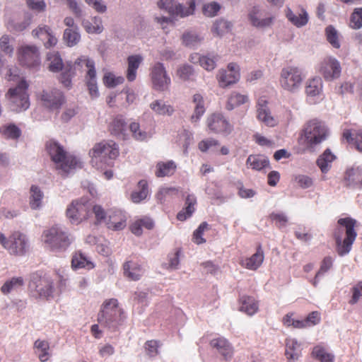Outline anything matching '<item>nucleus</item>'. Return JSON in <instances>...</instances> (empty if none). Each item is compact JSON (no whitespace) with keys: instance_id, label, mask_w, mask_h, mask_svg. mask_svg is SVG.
I'll use <instances>...</instances> for the list:
<instances>
[{"instance_id":"obj_1","label":"nucleus","mask_w":362,"mask_h":362,"mask_svg":"<svg viewBox=\"0 0 362 362\" xmlns=\"http://www.w3.org/2000/svg\"><path fill=\"white\" fill-rule=\"evenodd\" d=\"M328 135L329 130L325 123L317 119H312L303 124L299 134L298 143L303 145L306 151L315 152Z\"/></svg>"},{"instance_id":"obj_2","label":"nucleus","mask_w":362,"mask_h":362,"mask_svg":"<svg viewBox=\"0 0 362 362\" xmlns=\"http://www.w3.org/2000/svg\"><path fill=\"white\" fill-rule=\"evenodd\" d=\"M356 220L350 218H341L338 220V226L334 232L336 250L338 255L343 257L349 253L355 241L357 233L355 230Z\"/></svg>"},{"instance_id":"obj_3","label":"nucleus","mask_w":362,"mask_h":362,"mask_svg":"<svg viewBox=\"0 0 362 362\" xmlns=\"http://www.w3.org/2000/svg\"><path fill=\"white\" fill-rule=\"evenodd\" d=\"M119 154L117 144L112 140H103L96 143L89 151L91 165L97 169H104L112 165Z\"/></svg>"},{"instance_id":"obj_4","label":"nucleus","mask_w":362,"mask_h":362,"mask_svg":"<svg viewBox=\"0 0 362 362\" xmlns=\"http://www.w3.org/2000/svg\"><path fill=\"white\" fill-rule=\"evenodd\" d=\"M46 149L57 169L68 173L72 169L81 167L79 160L75 156L69 154L58 142L48 141L46 143Z\"/></svg>"},{"instance_id":"obj_5","label":"nucleus","mask_w":362,"mask_h":362,"mask_svg":"<svg viewBox=\"0 0 362 362\" xmlns=\"http://www.w3.org/2000/svg\"><path fill=\"white\" fill-rule=\"evenodd\" d=\"M124 313L115 298L106 300L98 314V321L103 327L115 331L124 320Z\"/></svg>"},{"instance_id":"obj_6","label":"nucleus","mask_w":362,"mask_h":362,"mask_svg":"<svg viewBox=\"0 0 362 362\" xmlns=\"http://www.w3.org/2000/svg\"><path fill=\"white\" fill-rule=\"evenodd\" d=\"M46 246L52 251H64L72 242V238L61 227L54 226L43 232Z\"/></svg>"},{"instance_id":"obj_7","label":"nucleus","mask_w":362,"mask_h":362,"mask_svg":"<svg viewBox=\"0 0 362 362\" xmlns=\"http://www.w3.org/2000/svg\"><path fill=\"white\" fill-rule=\"evenodd\" d=\"M305 75L302 69L296 66L284 67L280 73L279 83L282 88L292 93L301 88Z\"/></svg>"},{"instance_id":"obj_8","label":"nucleus","mask_w":362,"mask_h":362,"mask_svg":"<svg viewBox=\"0 0 362 362\" xmlns=\"http://www.w3.org/2000/svg\"><path fill=\"white\" fill-rule=\"evenodd\" d=\"M0 244L10 255L16 256L24 255L29 249V242L26 235L16 230L8 238L0 233Z\"/></svg>"},{"instance_id":"obj_9","label":"nucleus","mask_w":362,"mask_h":362,"mask_svg":"<svg viewBox=\"0 0 362 362\" xmlns=\"http://www.w3.org/2000/svg\"><path fill=\"white\" fill-rule=\"evenodd\" d=\"M83 66L87 69L85 80L89 94L92 98H95L99 95V92L95 62L88 57L81 56L75 61V69L78 68V71H82Z\"/></svg>"},{"instance_id":"obj_10","label":"nucleus","mask_w":362,"mask_h":362,"mask_svg":"<svg viewBox=\"0 0 362 362\" xmlns=\"http://www.w3.org/2000/svg\"><path fill=\"white\" fill-rule=\"evenodd\" d=\"M28 88L27 82L25 80H21L16 88L8 90L6 96L11 101L13 110L20 112L29 107Z\"/></svg>"},{"instance_id":"obj_11","label":"nucleus","mask_w":362,"mask_h":362,"mask_svg":"<svg viewBox=\"0 0 362 362\" xmlns=\"http://www.w3.org/2000/svg\"><path fill=\"white\" fill-rule=\"evenodd\" d=\"M66 216L72 223L78 224L90 217V203L74 200L66 209Z\"/></svg>"},{"instance_id":"obj_12","label":"nucleus","mask_w":362,"mask_h":362,"mask_svg":"<svg viewBox=\"0 0 362 362\" xmlns=\"http://www.w3.org/2000/svg\"><path fill=\"white\" fill-rule=\"evenodd\" d=\"M150 76L153 89L158 91L168 90L171 79L162 63L157 62L152 66Z\"/></svg>"},{"instance_id":"obj_13","label":"nucleus","mask_w":362,"mask_h":362,"mask_svg":"<svg viewBox=\"0 0 362 362\" xmlns=\"http://www.w3.org/2000/svg\"><path fill=\"white\" fill-rule=\"evenodd\" d=\"M42 105L49 110H58L65 103L64 93L59 89L44 90L40 95Z\"/></svg>"},{"instance_id":"obj_14","label":"nucleus","mask_w":362,"mask_h":362,"mask_svg":"<svg viewBox=\"0 0 362 362\" xmlns=\"http://www.w3.org/2000/svg\"><path fill=\"white\" fill-rule=\"evenodd\" d=\"M158 6L160 9L168 11L172 15L185 17L193 14L195 10V1L191 0L188 7H185L181 4H177L174 0H160L158 2Z\"/></svg>"},{"instance_id":"obj_15","label":"nucleus","mask_w":362,"mask_h":362,"mask_svg":"<svg viewBox=\"0 0 362 362\" xmlns=\"http://www.w3.org/2000/svg\"><path fill=\"white\" fill-rule=\"evenodd\" d=\"M29 287L35 289L39 296L43 298L49 297L54 290L53 281L46 274L44 276H40L37 274H33Z\"/></svg>"},{"instance_id":"obj_16","label":"nucleus","mask_w":362,"mask_h":362,"mask_svg":"<svg viewBox=\"0 0 362 362\" xmlns=\"http://www.w3.org/2000/svg\"><path fill=\"white\" fill-rule=\"evenodd\" d=\"M18 59L20 64L28 67H35L40 64V54L37 47L23 46L18 51Z\"/></svg>"},{"instance_id":"obj_17","label":"nucleus","mask_w":362,"mask_h":362,"mask_svg":"<svg viewBox=\"0 0 362 362\" xmlns=\"http://www.w3.org/2000/svg\"><path fill=\"white\" fill-rule=\"evenodd\" d=\"M275 17L264 10L254 7L248 13V19L252 26L257 28H267L272 25Z\"/></svg>"},{"instance_id":"obj_18","label":"nucleus","mask_w":362,"mask_h":362,"mask_svg":"<svg viewBox=\"0 0 362 362\" xmlns=\"http://www.w3.org/2000/svg\"><path fill=\"white\" fill-rule=\"evenodd\" d=\"M320 71L326 80L332 81L340 76L341 67L336 58L327 57L321 63Z\"/></svg>"},{"instance_id":"obj_19","label":"nucleus","mask_w":362,"mask_h":362,"mask_svg":"<svg viewBox=\"0 0 362 362\" xmlns=\"http://www.w3.org/2000/svg\"><path fill=\"white\" fill-rule=\"evenodd\" d=\"M124 275L131 281L139 280L144 273L141 265L137 261L128 260L123 264Z\"/></svg>"},{"instance_id":"obj_20","label":"nucleus","mask_w":362,"mask_h":362,"mask_svg":"<svg viewBox=\"0 0 362 362\" xmlns=\"http://www.w3.org/2000/svg\"><path fill=\"white\" fill-rule=\"evenodd\" d=\"M239 310L249 316H252L259 310V303L256 299L250 296L243 295L239 298Z\"/></svg>"},{"instance_id":"obj_21","label":"nucleus","mask_w":362,"mask_h":362,"mask_svg":"<svg viewBox=\"0 0 362 362\" xmlns=\"http://www.w3.org/2000/svg\"><path fill=\"white\" fill-rule=\"evenodd\" d=\"M286 344V356L288 362L298 360L301 356V344L295 338H287Z\"/></svg>"},{"instance_id":"obj_22","label":"nucleus","mask_w":362,"mask_h":362,"mask_svg":"<svg viewBox=\"0 0 362 362\" xmlns=\"http://www.w3.org/2000/svg\"><path fill=\"white\" fill-rule=\"evenodd\" d=\"M126 221L127 218L123 211L115 210L109 215V218L106 224L108 228L119 230L126 226Z\"/></svg>"},{"instance_id":"obj_23","label":"nucleus","mask_w":362,"mask_h":362,"mask_svg":"<svg viewBox=\"0 0 362 362\" xmlns=\"http://www.w3.org/2000/svg\"><path fill=\"white\" fill-rule=\"evenodd\" d=\"M285 15L289 22L297 28L306 25L309 21V16L305 8L301 9V13L297 16L290 8H286Z\"/></svg>"},{"instance_id":"obj_24","label":"nucleus","mask_w":362,"mask_h":362,"mask_svg":"<svg viewBox=\"0 0 362 362\" xmlns=\"http://www.w3.org/2000/svg\"><path fill=\"white\" fill-rule=\"evenodd\" d=\"M264 258V252L259 246L255 254L242 261V265L248 269L256 270L262 265Z\"/></svg>"},{"instance_id":"obj_25","label":"nucleus","mask_w":362,"mask_h":362,"mask_svg":"<svg viewBox=\"0 0 362 362\" xmlns=\"http://www.w3.org/2000/svg\"><path fill=\"white\" fill-rule=\"evenodd\" d=\"M196 204V197L192 194L187 195L185 199V206L177 213V219L184 221L191 217L195 211Z\"/></svg>"},{"instance_id":"obj_26","label":"nucleus","mask_w":362,"mask_h":362,"mask_svg":"<svg viewBox=\"0 0 362 362\" xmlns=\"http://www.w3.org/2000/svg\"><path fill=\"white\" fill-rule=\"evenodd\" d=\"M177 169V165L173 160L167 162L160 161L156 165L155 175L157 177H170Z\"/></svg>"},{"instance_id":"obj_27","label":"nucleus","mask_w":362,"mask_h":362,"mask_svg":"<svg viewBox=\"0 0 362 362\" xmlns=\"http://www.w3.org/2000/svg\"><path fill=\"white\" fill-rule=\"evenodd\" d=\"M207 126L209 130L213 132H221L226 127V121L222 115L214 113L208 117Z\"/></svg>"},{"instance_id":"obj_28","label":"nucleus","mask_w":362,"mask_h":362,"mask_svg":"<svg viewBox=\"0 0 362 362\" xmlns=\"http://www.w3.org/2000/svg\"><path fill=\"white\" fill-rule=\"evenodd\" d=\"M110 133L115 136H124L127 131V124L122 115L114 117L108 125Z\"/></svg>"},{"instance_id":"obj_29","label":"nucleus","mask_w":362,"mask_h":362,"mask_svg":"<svg viewBox=\"0 0 362 362\" xmlns=\"http://www.w3.org/2000/svg\"><path fill=\"white\" fill-rule=\"evenodd\" d=\"M336 159L329 148H327L317 159V165L322 173H327L332 167V163Z\"/></svg>"},{"instance_id":"obj_30","label":"nucleus","mask_w":362,"mask_h":362,"mask_svg":"<svg viewBox=\"0 0 362 362\" xmlns=\"http://www.w3.org/2000/svg\"><path fill=\"white\" fill-rule=\"evenodd\" d=\"M143 58L139 54L131 55L127 58L128 67L127 78L129 81H134L136 77V71L139 69Z\"/></svg>"},{"instance_id":"obj_31","label":"nucleus","mask_w":362,"mask_h":362,"mask_svg":"<svg viewBox=\"0 0 362 362\" xmlns=\"http://www.w3.org/2000/svg\"><path fill=\"white\" fill-rule=\"evenodd\" d=\"M71 267L74 269H91L94 264L81 252H76L73 255Z\"/></svg>"},{"instance_id":"obj_32","label":"nucleus","mask_w":362,"mask_h":362,"mask_svg":"<svg viewBox=\"0 0 362 362\" xmlns=\"http://www.w3.org/2000/svg\"><path fill=\"white\" fill-rule=\"evenodd\" d=\"M247 168L259 171L269 166V159L262 155H250L246 160Z\"/></svg>"},{"instance_id":"obj_33","label":"nucleus","mask_w":362,"mask_h":362,"mask_svg":"<svg viewBox=\"0 0 362 362\" xmlns=\"http://www.w3.org/2000/svg\"><path fill=\"white\" fill-rule=\"evenodd\" d=\"M137 187L139 190L132 192L130 196L131 201L135 204H139L146 199L149 194L148 185L146 180H140Z\"/></svg>"},{"instance_id":"obj_34","label":"nucleus","mask_w":362,"mask_h":362,"mask_svg":"<svg viewBox=\"0 0 362 362\" xmlns=\"http://www.w3.org/2000/svg\"><path fill=\"white\" fill-rule=\"evenodd\" d=\"M192 102L194 103V113L191 116V122L192 123L197 122L204 114L206 109L204 104V98L199 93L193 95Z\"/></svg>"},{"instance_id":"obj_35","label":"nucleus","mask_w":362,"mask_h":362,"mask_svg":"<svg viewBox=\"0 0 362 362\" xmlns=\"http://www.w3.org/2000/svg\"><path fill=\"white\" fill-rule=\"evenodd\" d=\"M322 91V80L320 77H314L307 81L305 93L308 97L318 96Z\"/></svg>"},{"instance_id":"obj_36","label":"nucleus","mask_w":362,"mask_h":362,"mask_svg":"<svg viewBox=\"0 0 362 362\" xmlns=\"http://www.w3.org/2000/svg\"><path fill=\"white\" fill-rule=\"evenodd\" d=\"M361 172L357 168H349L348 169L344 175V180L346 182V185L353 188L361 189V180L360 179Z\"/></svg>"},{"instance_id":"obj_37","label":"nucleus","mask_w":362,"mask_h":362,"mask_svg":"<svg viewBox=\"0 0 362 362\" xmlns=\"http://www.w3.org/2000/svg\"><path fill=\"white\" fill-rule=\"evenodd\" d=\"M29 204L32 209H37L42 206L44 194L39 187L32 185L30 189Z\"/></svg>"},{"instance_id":"obj_38","label":"nucleus","mask_w":362,"mask_h":362,"mask_svg":"<svg viewBox=\"0 0 362 362\" xmlns=\"http://www.w3.org/2000/svg\"><path fill=\"white\" fill-rule=\"evenodd\" d=\"M312 356L320 362H334V355L328 352L327 349L321 345L314 346Z\"/></svg>"},{"instance_id":"obj_39","label":"nucleus","mask_w":362,"mask_h":362,"mask_svg":"<svg viewBox=\"0 0 362 362\" xmlns=\"http://www.w3.org/2000/svg\"><path fill=\"white\" fill-rule=\"evenodd\" d=\"M24 279L21 276L13 277L7 280L1 286V291L4 294H8L13 291L21 288L24 285Z\"/></svg>"},{"instance_id":"obj_40","label":"nucleus","mask_w":362,"mask_h":362,"mask_svg":"<svg viewBox=\"0 0 362 362\" xmlns=\"http://www.w3.org/2000/svg\"><path fill=\"white\" fill-rule=\"evenodd\" d=\"M34 347L37 349L38 358L41 362H46L50 357L49 344L45 340L37 339L34 344Z\"/></svg>"},{"instance_id":"obj_41","label":"nucleus","mask_w":362,"mask_h":362,"mask_svg":"<svg viewBox=\"0 0 362 362\" xmlns=\"http://www.w3.org/2000/svg\"><path fill=\"white\" fill-rule=\"evenodd\" d=\"M150 107L156 114L159 115H171L174 112V109L171 105H167L158 100L152 102Z\"/></svg>"},{"instance_id":"obj_42","label":"nucleus","mask_w":362,"mask_h":362,"mask_svg":"<svg viewBox=\"0 0 362 362\" xmlns=\"http://www.w3.org/2000/svg\"><path fill=\"white\" fill-rule=\"evenodd\" d=\"M257 117L268 127H274L277 124V120L272 115L269 108L257 110Z\"/></svg>"},{"instance_id":"obj_43","label":"nucleus","mask_w":362,"mask_h":362,"mask_svg":"<svg viewBox=\"0 0 362 362\" xmlns=\"http://www.w3.org/2000/svg\"><path fill=\"white\" fill-rule=\"evenodd\" d=\"M83 25L86 30L89 33H100L103 31L102 21L100 18L94 17L89 20H84Z\"/></svg>"},{"instance_id":"obj_44","label":"nucleus","mask_w":362,"mask_h":362,"mask_svg":"<svg viewBox=\"0 0 362 362\" xmlns=\"http://www.w3.org/2000/svg\"><path fill=\"white\" fill-rule=\"evenodd\" d=\"M325 35L327 40L335 49L341 47L339 41V35L336 28L332 25H329L325 28Z\"/></svg>"},{"instance_id":"obj_45","label":"nucleus","mask_w":362,"mask_h":362,"mask_svg":"<svg viewBox=\"0 0 362 362\" xmlns=\"http://www.w3.org/2000/svg\"><path fill=\"white\" fill-rule=\"evenodd\" d=\"M240 78V67L236 63L228 64V86L236 83Z\"/></svg>"},{"instance_id":"obj_46","label":"nucleus","mask_w":362,"mask_h":362,"mask_svg":"<svg viewBox=\"0 0 362 362\" xmlns=\"http://www.w3.org/2000/svg\"><path fill=\"white\" fill-rule=\"evenodd\" d=\"M47 60L50 62L49 69L53 72H58L62 69L63 62L57 52H50L47 54Z\"/></svg>"},{"instance_id":"obj_47","label":"nucleus","mask_w":362,"mask_h":362,"mask_svg":"<svg viewBox=\"0 0 362 362\" xmlns=\"http://www.w3.org/2000/svg\"><path fill=\"white\" fill-rule=\"evenodd\" d=\"M209 229V225L206 222H202L199 227L194 231L192 240L197 245H201L206 243L204 238V233Z\"/></svg>"},{"instance_id":"obj_48","label":"nucleus","mask_w":362,"mask_h":362,"mask_svg":"<svg viewBox=\"0 0 362 362\" xmlns=\"http://www.w3.org/2000/svg\"><path fill=\"white\" fill-rule=\"evenodd\" d=\"M0 132L5 138L13 139H18L21 134L20 129L13 124L0 127Z\"/></svg>"},{"instance_id":"obj_49","label":"nucleus","mask_w":362,"mask_h":362,"mask_svg":"<svg viewBox=\"0 0 362 362\" xmlns=\"http://www.w3.org/2000/svg\"><path fill=\"white\" fill-rule=\"evenodd\" d=\"M103 83L107 88H115L124 83V78L122 76H117L112 72H107L104 74Z\"/></svg>"},{"instance_id":"obj_50","label":"nucleus","mask_w":362,"mask_h":362,"mask_svg":"<svg viewBox=\"0 0 362 362\" xmlns=\"http://www.w3.org/2000/svg\"><path fill=\"white\" fill-rule=\"evenodd\" d=\"M247 100V95L233 92L228 100V110H233L235 107L245 103Z\"/></svg>"},{"instance_id":"obj_51","label":"nucleus","mask_w":362,"mask_h":362,"mask_svg":"<svg viewBox=\"0 0 362 362\" xmlns=\"http://www.w3.org/2000/svg\"><path fill=\"white\" fill-rule=\"evenodd\" d=\"M78 70V68L75 69V63L74 66H67L60 75V81L64 86L69 88L71 85V77L75 74V70Z\"/></svg>"},{"instance_id":"obj_52","label":"nucleus","mask_w":362,"mask_h":362,"mask_svg":"<svg viewBox=\"0 0 362 362\" xmlns=\"http://www.w3.org/2000/svg\"><path fill=\"white\" fill-rule=\"evenodd\" d=\"M79 33L73 28H67L64 33V39L69 47L76 45L80 40Z\"/></svg>"},{"instance_id":"obj_53","label":"nucleus","mask_w":362,"mask_h":362,"mask_svg":"<svg viewBox=\"0 0 362 362\" xmlns=\"http://www.w3.org/2000/svg\"><path fill=\"white\" fill-rule=\"evenodd\" d=\"M161 346V343L158 340H148L144 344V349L146 354L151 357H155L159 354V347Z\"/></svg>"},{"instance_id":"obj_54","label":"nucleus","mask_w":362,"mask_h":362,"mask_svg":"<svg viewBox=\"0 0 362 362\" xmlns=\"http://www.w3.org/2000/svg\"><path fill=\"white\" fill-rule=\"evenodd\" d=\"M94 214L95 223L98 224L104 221L106 218V213L104 209L98 204L92 205L90 204V216Z\"/></svg>"},{"instance_id":"obj_55","label":"nucleus","mask_w":362,"mask_h":362,"mask_svg":"<svg viewBox=\"0 0 362 362\" xmlns=\"http://www.w3.org/2000/svg\"><path fill=\"white\" fill-rule=\"evenodd\" d=\"M350 26L354 29H359L362 27V8H356L352 13Z\"/></svg>"},{"instance_id":"obj_56","label":"nucleus","mask_w":362,"mask_h":362,"mask_svg":"<svg viewBox=\"0 0 362 362\" xmlns=\"http://www.w3.org/2000/svg\"><path fill=\"white\" fill-rule=\"evenodd\" d=\"M177 75L181 80L187 81L194 75V70L191 66L185 64L177 69Z\"/></svg>"},{"instance_id":"obj_57","label":"nucleus","mask_w":362,"mask_h":362,"mask_svg":"<svg viewBox=\"0 0 362 362\" xmlns=\"http://www.w3.org/2000/svg\"><path fill=\"white\" fill-rule=\"evenodd\" d=\"M211 346L223 357L226 355V341L223 338L214 339L210 342Z\"/></svg>"},{"instance_id":"obj_58","label":"nucleus","mask_w":362,"mask_h":362,"mask_svg":"<svg viewBox=\"0 0 362 362\" xmlns=\"http://www.w3.org/2000/svg\"><path fill=\"white\" fill-rule=\"evenodd\" d=\"M221 8L220 5L216 2H211L204 4L202 8V12L207 17L215 16Z\"/></svg>"},{"instance_id":"obj_59","label":"nucleus","mask_w":362,"mask_h":362,"mask_svg":"<svg viewBox=\"0 0 362 362\" xmlns=\"http://www.w3.org/2000/svg\"><path fill=\"white\" fill-rule=\"evenodd\" d=\"M269 218L274 222L279 228L285 227L288 222V217L284 213L273 212L269 215Z\"/></svg>"},{"instance_id":"obj_60","label":"nucleus","mask_w":362,"mask_h":362,"mask_svg":"<svg viewBox=\"0 0 362 362\" xmlns=\"http://www.w3.org/2000/svg\"><path fill=\"white\" fill-rule=\"evenodd\" d=\"M130 131L134 138L138 141H144L147 138V133L140 129V125L137 122H132L129 125Z\"/></svg>"},{"instance_id":"obj_61","label":"nucleus","mask_w":362,"mask_h":362,"mask_svg":"<svg viewBox=\"0 0 362 362\" xmlns=\"http://www.w3.org/2000/svg\"><path fill=\"white\" fill-rule=\"evenodd\" d=\"M200 66L206 71H211L216 67V58H210L208 56L199 57Z\"/></svg>"},{"instance_id":"obj_62","label":"nucleus","mask_w":362,"mask_h":362,"mask_svg":"<svg viewBox=\"0 0 362 362\" xmlns=\"http://www.w3.org/2000/svg\"><path fill=\"white\" fill-rule=\"evenodd\" d=\"M52 30L49 26L43 25L39 26L35 30H33V35L35 37H37L41 39L42 40H45V38L49 36L51 33Z\"/></svg>"},{"instance_id":"obj_63","label":"nucleus","mask_w":362,"mask_h":362,"mask_svg":"<svg viewBox=\"0 0 362 362\" xmlns=\"http://www.w3.org/2000/svg\"><path fill=\"white\" fill-rule=\"evenodd\" d=\"M26 3L30 9L42 12L45 10L46 4L43 0H26Z\"/></svg>"},{"instance_id":"obj_64","label":"nucleus","mask_w":362,"mask_h":362,"mask_svg":"<svg viewBox=\"0 0 362 362\" xmlns=\"http://www.w3.org/2000/svg\"><path fill=\"white\" fill-rule=\"evenodd\" d=\"M361 297L362 281H360L353 287V295L349 303L352 305L356 303Z\"/></svg>"}]
</instances>
